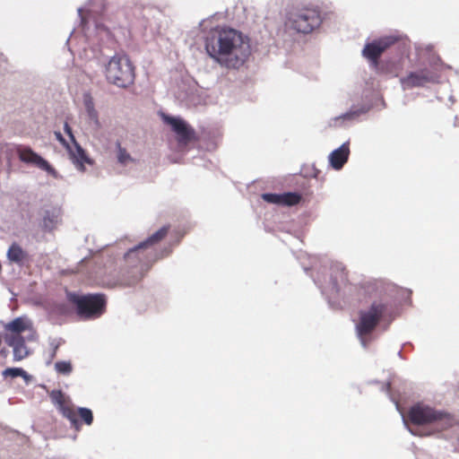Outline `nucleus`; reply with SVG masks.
<instances>
[{
  "mask_svg": "<svg viewBox=\"0 0 459 459\" xmlns=\"http://www.w3.org/2000/svg\"><path fill=\"white\" fill-rule=\"evenodd\" d=\"M83 104L89 117L91 120L98 121V112L95 109L94 101L91 94L86 93L83 96Z\"/></svg>",
  "mask_w": 459,
  "mask_h": 459,
  "instance_id": "nucleus-19",
  "label": "nucleus"
},
{
  "mask_svg": "<svg viewBox=\"0 0 459 459\" xmlns=\"http://www.w3.org/2000/svg\"><path fill=\"white\" fill-rule=\"evenodd\" d=\"M302 199V196L299 193H283L281 194V205L292 206L298 204Z\"/></svg>",
  "mask_w": 459,
  "mask_h": 459,
  "instance_id": "nucleus-18",
  "label": "nucleus"
},
{
  "mask_svg": "<svg viewBox=\"0 0 459 459\" xmlns=\"http://www.w3.org/2000/svg\"><path fill=\"white\" fill-rule=\"evenodd\" d=\"M12 348L13 350V359L15 361L22 360L29 355L25 342Z\"/></svg>",
  "mask_w": 459,
  "mask_h": 459,
  "instance_id": "nucleus-21",
  "label": "nucleus"
},
{
  "mask_svg": "<svg viewBox=\"0 0 459 459\" xmlns=\"http://www.w3.org/2000/svg\"><path fill=\"white\" fill-rule=\"evenodd\" d=\"M49 396L58 411L70 421L72 428L76 431L81 430L82 423L88 426L92 424L91 410L84 407L76 408L70 400L65 398L61 390H53Z\"/></svg>",
  "mask_w": 459,
  "mask_h": 459,
  "instance_id": "nucleus-3",
  "label": "nucleus"
},
{
  "mask_svg": "<svg viewBox=\"0 0 459 459\" xmlns=\"http://www.w3.org/2000/svg\"><path fill=\"white\" fill-rule=\"evenodd\" d=\"M15 152L22 162L34 166L49 174L56 173L55 169L48 163V161L35 152L30 147L19 144L15 147Z\"/></svg>",
  "mask_w": 459,
  "mask_h": 459,
  "instance_id": "nucleus-10",
  "label": "nucleus"
},
{
  "mask_svg": "<svg viewBox=\"0 0 459 459\" xmlns=\"http://www.w3.org/2000/svg\"><path fill=\"white\" fill-rule=\"evenodd\" d=\"M5 342L10 346L13 347L18 344L24 342V338L21 335V333H10L8 332L4 337Z\"/></svg>",
  "mask_w": 459,
  "mask_h": 459,
  "instance_id": "nucleus-22",
  "label": "nucleus"
},
{
  "mask_svg": "<svg viewBox=\"0 0 459 459\" xmlns=\"http://www.w3.org/2000/svg\"><path fill=\"white\" fill-rule=\"evenodd\" d=\"M321 23L320 13L316 8L295 9L289 13L287 25L299 33L312 32Z\"/></svg>",
  "mask_w": 459,
  "mask_h": 459,
  "instance_id": "nucleus-8",
  "label": "nucleus"
},
{
  "mask_svg": "<svg viewBox=\"0 0 459 459\" xmlns=\"http://www.w3.org/2000/svg\"><path fill=\"white\" fill-rule=\"evenodd\" d=\"M2 375L4 377H11L13 378V377H21L25 379H27L29 377L28 373L20 368H7L3 371Z\"/></svg>",
  "mask_w": 459,
  "mask_h": 459,
  "instance_id": "nucleus-20",
  "label": "nucleus"
},
{
  "mask_svg": "<svg viewBox=\"0 0 459 459\" xmlns=\"http://www.w3.org/2000/svg\"><path fill=\"white\" fill-rule=\"evenodd\" d=\"M27 257L26 252L17 243H13L7 251V258L16 264H22Z\"/></svg>",
  "mask_w": 459,
  "mask_h": 459,
  "instance_id": "nucleus-16",
  "label": "nucleus"
},
{
  "mask_svg": "<svg viewBox=\"0 0 459 459\" xmlns=\"http://www.w3.org/2000/svg\"><path fill=\"white\" fill-rule=\"evenodd\" d=\"M350 154L349 143H343L329 155V161L334 169H341L347 162Z\"/></svg>",
  "mask_w": 459,
  "mask_h": 459,
  "instance_id": "nucleus-14",
  "label": "nucleus"
},
{
  "mask_svg": "<svg viewBox=\"0 0 459 459\" xmlns=\"http://www.w3.org/2000/svg\"><path fill=\"white\" fill-rule=\"evenodd\" d=\"M67 299L76 307L77 315L83 319L98 318L106 311L107 300L101 293L79 295L70 292Z\"/></svg>",
  "mask_w": 459,
  "mask_h": 459,
  "instance_id": "nucleus-5",
  "label": "nucleus"
},
{
  "mask_svg": "<svg viewBox=\"0 0 459 459\" xmlns=\"http://www.w3.org/2000/svg\"><path fill=\"white\" fill-rule=\"evenodd\" d=\"M169 228L170 227L169 225L161 227L159 230L151 235L146 240L141 243L145 247L146 249L156 252L159 255L155 246L165 238V237L168 235Z\"/></svg>",
  "mask_w": 459,
  "mask_h": 459,
  "instance_id": "nucleus-15",
  "label": "nucleus"
},
{
  "mask_svg": "<svg viewBox=\"0 0 459 459\" xmlns=\"http://www.w3.org/2000/svg\"><path fill=\"white\" fill-rule=\"evenodd\" d=\"M408 419L414 425H436L441 429L451 424L448 413L422 403H417L410 408Z\"/></svg>",
  "mask_w": 459,
  "mask_h": 459,
  "instance_id": "nucleus-7",
  "label": "nucleus"
},
{
  "mask_svg": "<svg viewBox=\"0 0 459 459\" xmlns=\"http://www.w3.org/2000/svg\"><path fill=\"white\" fill-rule=\"evenodd\" d=\"M106 78L118 87H127L134 82V67L126 55L114 56L106 66Z\"/></svg>",
  "mask_w": 459,
  "mask_h": 459,
  "instance_id": "nucleus-6",
  "label": "nucleus"
},
{
  "mask_svg": "<svg viewBox=\"0 0 459 459\" xmlns=\"http://www.w3.org/2000/svg\"><path fill=\"white\" fill-rule=\"evenodd\" d=\"M392 319L393 307L387 300H375L367 309L360 310L356 333L362 345L368 346L371 333L381 321Z\"/></svg>",
  "mask_w": 459,
  "mask_h": 459,
  "instance_id": "nucleus-2",
  "label": "nucleus"
},
{
  "mask_svg": "<svg viewBox=\"0 0 459 459\" xmlns=\"http://www.w3.org/2000/svg\"><path fill=\"white\" fill-rule=\"evenodd\" d=\"M65 132L69 136V138L71 139L72 143H75L76 142V140L74 138V135L73 134L72 128L70 127V126L67 123L65 124Z\"/></svg>",
  "mask_w": 459,
  "mask_h": 459,
  "instance_id": "nucleus-28",
  "label": "nucleus"
},
{
  "mask_svg": "<svg viewBox=\"0 0 459 459\" xmlns=\"http://www.w3.org/2000/svg\"><path fill=\"white\" fill-rule=\"evenodd\" d=\"M56 370L64 375H68L72 372V365L68 361H57L55 364Z\"/></svg>",
  "mask_w": 459,
  "mask_h": 459,
  "instance_id": "nucleus-25",
  "label": "nucleus"
},
{
  "mask_svg": "<svg viewBox=\"0 0 459 459\" xmlns=\"http://www.w3.org/2000/svg\"><path fill=\"white\" fill-rule=\"evenodd\" d=\"M30 326V321L17 317L5 325V330L10 333H22Z\"/></svg>",
  "mask_w": 459,
  "mask_h": 459,
  "instance_id": "nucleus-17",
  "label": "nucleus"
},
{
  "mask_svg": "<svg viewBox=\"0 0 459 459\" xmlns=\"http://www.w3.org/2000/svg\"><path fill=\"white\" fill-rule=\"evenodd\" d=\"M117 160L123 165H126L129 161H134V159L130 156L127 151L121 147L120 144H118Z\"/></svg>",
  "mask_w": 459,
  "mask_h": 459,
  "instance_id": "nucleus-24",
  "label": "nucleus"
},
{
  "mask_svg": "<svg viewBox=\"0 0 459 459\" xmlns=\"http://www.w3.org/2000/svg\"><path fill=\"white\" fill-rule=\"evenodd\" d=\"M65 132L69 136V138L71 139L72 143H75L76 142V140L74 138V135L73 134L72 128L70 127V126L67 123L65 124Z\"/></svg>",
  "mask_w": 459,
  "mask_h": 459,
  "instance_id": "nucleus-29",
  "label": "nucleus"
},
{
  "mask_svg": "<svg viewBox=\"0 0 459 459\" xmlns=\"http://www.w3.org/2000/svg\"><path fill=\"white\" fill-rule=\"evenodd\" d=\"M27 217H28L29 220H30L31 217H32V215H31L30 211H28Z\"/></svg>",
  "mask_w": 459,
  "mask_h": 459,
  "instance_id": "nucleus-31",
  "label": "nucleus"
},
{
  "mask_svg": "<svg viewBox=\"0 0 459 459\" xmlns=\"http://www.w3.org/2000/svg\"><path fill=\"white\" fill-rule=\"evenodd\" d=\"M399 37L394 35L384 36L372 42L367 43L362 49V56L367 58L374 67L378 66L382 54L398 42Z\"/></svg>",
  "mask_w": 459,
  "mask_h": 459,
  "instance_id": "nucleus-9",
  "label": "nucleus"
},
{
  "mask_svg": "<svg viewBox=\"0 0 459 459\" xmlns=\"http://www.w3.org/2000/svg\"><path fill=\"white\" fill-rule=\"evenodd\" d=\"M205 49L212 59L229 69H238L250 55L248 39L234 29L220 30L216 39L207 40Z\"/></svg>",
  "mask_w": 459,
  "mask_h": 459,
  "instance_id": "nucleus-1",
  "label": "nucleus"
},
{
  "mask_svg": "<svg viewBox=\"0 0 459 459\" xmlns=\"http://www.w3.org/2000/svg\"><path fill=\"white\" fill-rule=\"evenodd\" d=\"M166 122L169 124L172 130L177 134V140L180 146H186L195 140V132L183 119L167 117Z\"/></svg>",
  "mask_w": 459,
  "mask_h": 459,
  "instance_id": "nucleus-11",
  "label": "nucleus"
},
{
  "mask_svg": "<svg viewBox=\"0 0 459 459\" xmlns=\"http://www.w3.org/2000/svg\"><path fill=\"white\" fill-rule=\"evenodd\" d=\"M360 112L359 111H350V112H347L345 113L342 118L343 119H354L356 117H358L359 116Z\"/></svg>",
  "mask_w": 459,
  "mask_h": 459,
  "instance_id": "nucleus-27",
  "label": "nucleus"
},
{
  "mask_svg": "<svg viewBox=\"0 0 459 459\" xmlns=\"http://www.w3.org/2000/svg\"><path fill=\"white\" fill-rule=\"evenodd\" d=\"M434 82L435 76L433 73L428 68L411 72L406 77L401 79V83L404 89L422 87L427 83Z\"/></svg>",
  "mask_w": 459,
  "mask_h": 459,
  "instance_id": "nucleus-12",
  "label": "nucleus"
},
{
  "mask_svg": "<svg viewBox=\"0 0 459 459\" xmlns=\"http://www.w3.org/2000/svg\"><path fill=\"white\" fill-rule=\"evenodd\" d=\"M74 146L71 147L68 144L66 149L69 151L71 159L73 162L76 165L77 169L81 171H84V164H92V160L87 156L84 150L80 146V144L75 142L73 143Z\"/></svg>",
  "mask_w": 459,
  "mask_h": 459,
  "instance_id": "nucleus-13",
  "label": "nucleus"
},
{
  "mask_svg": "<svg viewBox=\"0 0 459 459\" xmlns=\"http://www.w3.org/2000/svg\"><path fill=\"white\" fill-rule=\"evenodd\" d=\"M262 198L267 203L281 205V194L266 193L262 195Z\"/></svg>",
  "mask_w": 459,
  "mask_h": 459,
  "instance_id": "nucleus-26",
  "label": "nucleus"
},
{
  "mask_svg": "<svg viewBox=\"0 0 459 459\" xmlns=\"http://www.w3.org/2000/svg\"><path fill=\"white\" fill-rule=\"evenodd\" d=\"M56 220L54 216L47 212L42 220L41 227L45 231H52L56 227Z\"/></svg>",
  "mask_w": 459,
  "mask_h": 459,
  "instance_id": "nucleus-23",
  "label": "nucleus"
},
{
  "mask_svg": "<svg viewBox=\"0 0 459 459\" xmlns=\"http://www.w3.org/2000/svg\"><path fill=\"white\" fill-rule=\"evenodd\" d=\"M56 138L65 146L68 147V143L65 141V139L63 137L62 134L59 132L55 133Z\"/></svg>",
  "mask_w": 459,
  "mask_h": 459,
  "instance_id": "nucleus-30",
  "label": "nucleus"
},
{
  "mask_svg": "<svg viewBox=\"0 0 459 459\" xmlns=\"http://www.w3.org/2000/svg\"><path fill=\"white\" fill-rule=\"evenodd\" d=\"M160 257L156 252L146 249L142 243L129 249L124 255V262L127 269L134 270V275L126 284L129 286L138 282L144 273Z\"/></svg>",
  "mask_w": 459,
  "mask_h": 459,
  "instance_id": "nucleus-4",
  "label": "nucleus"
}]
</instances>
